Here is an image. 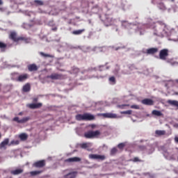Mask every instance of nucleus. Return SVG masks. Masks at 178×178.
Segmentation results:
<instances>
[{"instance_id":"f257e3e1","label":"nucleus","mask_w":178,"mask_h":178,"mask_svg":"<svg viewBox=\"0 0 178 178\" xmlns=\"http://www.w3.org/2000/svg\"><path fill=\"white\" fill-rule=\"evenodd\" d=\"M155 34L156 35H165L168 34V26L165 24V23L161 22H158L155 26Z\"/></svg>"},{"instance_id":"f03ea898","label":"nucleus","mask_w":178,"mask_h":178,"mask_svg":"<svg viewBox=\"0 0 178 178\" xmlns=\"http://www.w3.org/2000/svg\"><path fill=\"white\" fill-rule=\"evenodd\" d=\"M95 117L91 114L84 113L83 115L78 114L76 115V120H94Z\"/></svg>"},{"instance_id":"7ed1b4c3","label":"nucleus","mask_w":178,"mask_h":178,"mask_svg":"<svg viewBox=\"0 0 178 178\" xmlns=\"http://www.w3.org/2000/svg\"><path fill=\"white\" fill-rule=\"evenodd\" d=\"M13 76H18L15 80L19 83H23V81H26L27 79H29V74H19V72H14L12 74Z\"/></svg>"},{"instance_id":"20e7f679","label":"nucleus","mask_w":178,"mask_h":178,"mask_svg":"<svg viewBox=\"0 0 178 178\" xmlns=\"http://www.w3.org/2000/svg\"><path fill=\"white\" fill-rule=\"evenodd\" d=\"M101 134V132L99 131H88L87 132H85L84 137L85 138H95L96 137H98Z\"/></svg>"},{"instance_id":"39448f33","label":"nucleus","mask_w":178,"mask_h":178,"mask_svg":"<svg viewBox=\"0 0 178 178\" xmlns=\"http://www.w3.org/2000/svg\"><path fill=\"white\" fill-rule=\"evenodd\" d=\"M47 77V79H51V80H63V79H65V76H63V74L58 73H53Z\"/></svg>"},{"instance_id":"423d86ee","label":"nucleus","mask_w":178,"mask_h":178,"mask_svg":"<svg viewBox=\"0 0 178 178\" xmlns=\"http://www.w3.org/2000/svg\"><path fill=\"white\" fill-rule=\"evenodd\" d=\"M169 56V49H163L159 52V58L161 60H166V58Z\"/></svg>"},{"instance_id":"0eeeda50","label":"nucleus","mask_w":178,"mask_h":178,"mask_svg":"<svg viewBox=\"0 0 178 178\" xmlns=\"http://www.w3.org/2000/svg\"><path fill=\"white\" fill-rule=\"evenodd\" d=\"M98 116H102L106 119H118V115L112 113H99Z\"/></svg>"},{"instance_id":"6e6552de","label":"nucleus","mask_w":178,"mask_h":178,"mask_svg":"<svg viewBox=\"0 0 178 178\" xmlns=\"http://www.w3.org/2000/svg\"><path fill=\"white\" fill-rule=\"evenodd\" d=\"M27 107L29 109H40V108L42 107V103H32L27 105Z\"/></svg>"},{"instance_id":"1a4fd4ad","label":"nucleus","mask_w":178,"mask_h":178,"mask_svg":"<svg viewBox=\"0 0 178 178\" xmlns=\"http://www.w3.org/2000/svg\"><path fill=\"white\" fill-rule=\"evenodd\" d=\"M13 122H17V123H26L30 120V117H26L21 120L19 119V117H15L13 119Z\"/></svg>"},{"instance_id":"9d476101","label":"nucleus","mask_w":178,"mask_h":178,"mask_svg":"<svg viewBox=\"0 0 178 178\" xmlns=\"http://www.w3.org/2000/svg\"><path fill=\"white\" fill-rule=\"evenodd\" d=\"M10 40H12L14 42H19V36L17 37V33L16 32L13 31L10 32L9 35Z\"/></svg>"},{"instance_id":"9b49d317","label":"nucleus","mask_w":178,"mask_h":178,"mask_svg":"<svg viewBox=\"0 0 178 178\" xmlns=\"http://www.w3.org/2000/svg\"><path fill=\"white\" fill-rule=\"evenodd\" d=\"M45 165H46L45 160L38 161L33 163L34 168H44Z\"/></svg>"},{"instance_id":"f8f14e48","label":"nucleus","mask_w":178,"mask_h":178,"mask_svg":"<svg viewBox=\"0 0 178 178\" xmlns=\"http://www.w3.org/2000/svg\"><path fill=\"white\" fill-rule=\"evenodd\" d=\"M141 104H143V105H147L148 106H151L154 105V100L151 99H144L141 101Z\"/></svg>"},{"instance_id":"ddd939ff","label":"nucleus","mask_w":178,"mask_h":178,"mask_svg":"<svg viewBox=\"0 0 178 178\" xmlns=\"http://www.w3.org/2000/svg\"><path fill=\"white\" fill-rule=\"evenodd\" d=\"M22 41L24 44H30L31 38H27L26 36H19V42Z\"/></svg>"},{"instance_id":"4468645a","label":"nucleus","mask_w":178,"mask_h":178,"mask_svg":"<svg viewBox=\"0 0 178 178\" xmlns=\"http://www.w3.org/2000/svg\"><path fill=\"white\" fill-rule=\"evenodd\" d=\"M28 70L29 72H37L38 67L35 64H30L28 65Z\"/></svg>"},{"instance_id":"2eb2a0df","label":"nucleus","mask_w":178,"mask_h":178,"mask_svg":"<svg viewBox=\"0 0 178 178\" xmlns=\"http://www.w3.org/2000/svg\"><path fill=\"white\" fill-rule=\"evenodd\" d=\"M81 159L80 157H72V158L65 159V162H69V163L81 162Z\"/></svg>"},{"instance_id":"dca6fc26","label":"nucleus","mask_w":178,"mask_h":178,"mask_svg":"<svg viewBox=\"0 0 178 178\" xmlns=\"http://www.w3.org/2000/svg\"><path fill=\"white\" fill-rule=\"evenodd\" d=\"M158 51H159L158 48L152 47L147 49V54H148V55H154V54H156Z\"/></svg>"},{"instance_id":"f3484780","label":"nucleus","mask_w":178,"mask_h":178,"mask_svg":"<svg viewBox=\"0 0 178 178\" xmlns=\"http://www.w3.org/2000/svg\"><path fill=\"white\" fill-rule=\"evenodd\" d=\"M76 176H77V172L74 171L67 175H65L63 176V178H76Z\"/></svg>"},{"instance_id":"a211bd4d","label":"nucleus","mask_w":178,"mask_h":178,"mask_svg":"<svg viewBox=\"0 0 178 178\" xmlns=\"http://www.w3.org/2000/svg\"><path fill=\"white\" fill-rule=\"evenodd\" d=\"M167 104L171 105V106H176L178 108V101L177 100H168Z\"/></svg>"},{"instance_id":"6ab92c4d","label":"nucleus","mask_w":178,"mask_h":178,"mask_svg":"<svg viewBox=\"0 0 178 178\" xmlns=\"http://www.w3.org/2000/svg\"><path fill=\"white\" fill-rule=\"evenodd\" d=\"M23 172H24L23 169L20 168V169L12 170L10 173L14 176H17V175H21V173H23Z\"/></svg>"},{"instance_id":"aec40b11","label":"nucleus","mask_w":178,"mask_h":178,"mask_svg":"<svg viewBox=\"0 0 178 178\" xmlns=\"http://www.w3.org/2000/svg\"><path fill=\"white\" fill-rule=\"evenodd\" d=\"M8 144H9V139L6 138L3 142L1 143L0 149H2L3 148H5V147H6V145H8Z\"/></svg>"},{"instance_id":"412c9836","label":"nucleus","mask_w":178,"mask_h":178,"mask_svg":"<svg viewBox=\"0 0 178 178\" xmlns=\"http://www.w3.org/2000/svg\"><path fill=\"white\" fill-rule=\"evenodd\" d=\"M8 45L3 42H0V51L1 52H5L6 51V47Z\"/></svg>"},{"instance_id":"4be33fe9","label":"nucleus","mask_w":178,"mask_h":178,"mask_svg":"<svg viewBox=\"0 0 178 178\" xmlns=\"http://www.w3.org/2000/svg\"><path fill=\"white\" fill-rule=\"evenodd\" d=\"M23 91L24 92H29L30 90H31V88L30 86V83H26L23 86Z\"/></svg>"},{"instance_id":"5701e85b","label":"nucleus","mask_w":178,"mask_h":178,"mask_svg":"<svg viewBox=\"0 0 178 178\" xmlns=\"http://www.w3.org/2000/svg\"><path fill=\"white\" fill-rule=\"evenodd\" d=\"M84 31H86V29H79L72 31V34H74V35H80L81 34H83Z\"/></svg>"},{"instance_id":"b1692460","label":"nucleus","mask_w":178,"mask_h":178,"mask_svg":"<svg viewBox=\"0 0 178 178\" xmlns=\"http://www.w3.org/2000/svg\"><path fill=\"white\" fill-rule=\"evenodd\" d=\"M19 138L22 141H26L29 138V136L26 134H21Z\"/></svg>"},{"instance_id":"393cba45","label":"nucleus","mask_w":178,"mask_h":178,"mask_svg":"<svg viewBox=\"0 0 178 178\" xmlns=\"http://www.w3.org/2000/svg\"><path fill=\"white\" fill-rule=\"evenodd\" d=\"M40 55L41 56H43V58H54V56L53 55H51V54H45L42 51H40Z\"/></svg>"},{"instance_id":"a878e982","label":"nucleus","mask_w":178,"mask_h":178,"mask_svg":"<svg viewBox=\"0 0 178 178\" xmlns=\"http://www.w3.org/2000/svg\"><path fill=\"white\" fill-rule=\"evenodd\" d=\"M152 115H154V116H162V115H163L161 111H158V110H154L152 112Z\"/></svg>"},{"instance_id":"bb28decb","label":"nucleus","mask_w":178,"mask_h":178,"mask_svg":"<svg viewBox=\"0 0 178 178\" xmlns=\"http://www.w3.org/2000/svg\"><path fill=\"white\" fill-rule=\"evenodd\" d=\"M155 134H156L157 136H165V134H166V131L162 130H156L155 131Z\"/></svg>"},{"instance_id":"cd10ccee","label":"nucleus","mask_w":178,"mask_h":178,"mask_svg":"<svg viewBox=\"0 0 178 178\" xmlns=\"http://www.w3.org/2000/svg\"><path fill=\"white\" fill-rule=\"evenodd\" d=\"M42 170H36V171H32L30 172V175L31 176H37V175H41L42 173Z\"/></svg>"},{"instance_id":"c85d7f7f","label":"nucleus","mask_w":178,"mask_h":178,"mask_svg":"<svg viewBox=\"0 0 178 178\" xmlns=\"http://www.w3.org/2000/svg\"><path fill=\"white\" fill-rule=\"evenodd\" d=\"M108 81L113 86H114V84H116V78H115V76H111L108 79Z\"/></svg>"},{"instance_id":"c756f323","label":"nucleus","mask_w":178,"mask_h":178,"mask_svg":"<svg viewBox=\"0 0 178 178\" xmlns=\"http://www.w3.org/2000/svg\"><path fill=\"white\" fill-rule=\"evenodd\" d=\"M34 3L38 6H42V5H44V1L41 0H34Z\"/></svg>"},{"instance_id":"7c9ffc66","label":"nucleus","mask_w":178,"mask_h":178,"mask_svg":"<svg viewBox=\"0 0 178 178\" xmlns=\"http://www.w3.org/2000/svg\"><path fill=\"white\" fill-rule=\"evenodd\" d=\"M72 72L74 74H77V73H79L80 72V69L76 67H72Z\"/></svg>"},{"instance_id":"2f4dec72","label":"nucleus","mask_w":178,"mask_h":178,"mask_svg":"<svg viewBox=\"0 0 178 178\" xmlns=\"http://www.w3.org/2000/svg\"><path fill=\"white\" fill-rule=\"evenodd\" d=\"M124 147H126V143H121L118 145V147L119 148V149H123Z\"/></svg>"},{"instance_id":"473e14b6","label":"nucleus","mask_w":178,"mask_h":178,"mask_svg":"<svg viewBox=\"0 0 178 178\" xmlns=\"http://www.w3.org/2000/svg\"><path fill=\"white\" fill-rule=\"evenodd\" d=\"M133 111L131 110L121 112L122 115H131Z\"/></svg>"},{"instance_id":"72a5a7b5","label":"nucleus","mask_w":178,"mask_h":178,"mask_svg":"<svg viewBox=\"0 0 178 178\" xmlns=\"http://www.w3.org/2000/svg\"><path fill=\"white\" fill-rule=\"evenodd\" d=\"M88 156L90 159H97L98 154H89Z\"/></svg>"},{"instance_id":"f704fd0d","label":"nucleus","mask_w":178,"mask_h":178,"mask_svg":"<svg viewBox=\"0 0 178 178\" xmlns=\"http://www.w3.org/2000/svg\"><path fill=\"white\" fill-rule=\"evenodd\" d=\"M130 161H131L132 162H143V161L138 159V157H134L133 159H131Z\"/></svg>"},{"instance_id":"c9c22d12","label":"nucleus","mask_w":178,"mask_h":178,"mask_svg":"<svg viewBox=\"0 0 178 178\" xmlns=\"http://www.w3.org/2000/svg\"><path fill=\"white\" fill-rule=\"evenodd\" d=\"M106 158V157L104 155L97 154V159H99L100 161H104Z\"/></svg>"},{"instance_id":"e433bc0d","label":"nucleus","mask_w":178,"mask_h":178,"mask_svg":"<svg viewBox=\"0 0 178 178\" xmlns=\"http://www.w3.org/2000/svg\"><path fill=\"white\" fill-rule=\"evenodd\" d=\"M81 148H83V149L88 148V143H85L81 144Z\"/></svg>"},{"instance_id":"4c0bfd02","label":"nucleus","mask_w":178,"mask_h":178,"mask_svg":"<svg viewBox=\"0 0 178 178\" xmlns=\"http://www.w3.org/2000/svg\"><path fill=\"white\" fill-rule=\"evenodd\" d=\"M116 152H118V149H116V147H113L111 151V155H115Z\"/></svg>"},{"instance_id":"58836bf2","label":"nucleus","mask_w":178,"mask_h":178,"mask_svg":"<svg viewBox=\"0 0 178 178\" xmlns=\"http://www.w3.org/2000/svg\"><path fill=\"white\" fill-rule=\"evenodd\" d=\"M131 109H140V106L134 104L131 106Z\"/></svg>"},{"instance_id":"ea45409f","label":"nucleus","mask_w":178,"mask_h":178,"mask_svg":"<svg viewBox=\"0 0 178 178\" xmlns=\"http://www.w3.org/2000/svg\"><path fill=\"white\" fill-rule=\"evenodd\" d=\"M175 142L178 144V136L175 137Z\"/></svg>"},{"instance_id":"a19ab883","label":"nucleus","mask_w":178,"mask_h":178,"mask_svg":"<svg viewBox=\"0 0 178 178\" xmlns=\"http://www.w3.org/2000/svg\"><path fill=\"white\" fill-rule=\"evenodd\" d=\"M116 67H117V70L115 72H118V70H120V67L118 65H116Z\"/></svg>"},{"instance_id":"79ce46f5","label":"nucleus","mask_w":178,"mask_h":178,"mask_svg":"<svg viewBox=\"0 0 178 178\" xmlns=\"http://www.w3.org/2000/svg\"><path fill=\"white\" fill-rule=\"evenodd\" d=\"M52 31H56V30H58V28L57 27H54V28H52Z\"/></svg>"},{"instance_id":"37998d69","label":"nucleus","mask_w":178,"mask_h":178,"mask_svg":"<svg viewBox=\"0 0 178 178\" xmlns=\"http://www.w3.org/2000/svg\"><path fill=\"white\" fill-rule=\"evenodd\" d=\"M38 101V98H33V102H37Z\"/></svg>"},{"instance_id":"c03bdc74","label":"nucleus","mask_w":178,"mask_h":178,"mask_svg":"<svg viewBox=\"0 0 178 178\" xmlns=\"http://www.w3.org/2000/svg\"><path fill=\"white\" fill-rule=\"evenodd\" d=\"M120 106V108H122V109H123V107L124 106H127V105H126V104H124V105H122V106Z\"/></svg>"},{"instance_id":"a18cd8bd","label":"nucleus","mask_w":178,"mask_h":178,"mask_svg":"<svg viewBox=\"0 0 178 178\" xmlns=\"http://www.w3.org/2000/svg\"><path fill=\"white\" fill-rule=\"evenodd\" d=\"M19 116H22V115H23V112H20L18 113Z\"/></svg>"},{"instance_id":"49530a36","label":"nucleus","mask_w":178,"mask_h":178,"mask_svg":"<svg viewBox=\"0 0 178 178\" xmlns=\"http://www.w3.org/2000/svg\"><path fill=\"white\" fill-rule=\"evenodd\" d=\"M2 3H3L2 2V0H0V5H2Z\"/></svg>"},{"instance_id":"de8ad7c7","label":"nucleus","mask_w":178,"mask_h":178,"mask_svg":"<svg viewBox=\"0 0 178 178\" xmlns=\"http://www.w3.org/2000/svg\"><path fill=\"white\" fill-rule=\"evenodd\" d=\"M175 83H177V84H178V79L175 80Z\"/></svg>"},{"instance_id":"09e8293b","label":"nucleus","mask_w":178,"mask_h":178,"mask_svg":"<svg viewBox=\"0 0 178 178\" xmlns=\"http://www.w3.org/2000/svg\"><path fill=\"white\" fill-rule=\"evenodd\" d=\"M15 144H19V141H16V142H15Z\"/></svg>"},{"instance_id":"8fccbe9b","label":"nucleus","mask_w":178,"mask_h":178,"mask_svg":"<svg viewBox=\"0 0 178 178\" xmlns=\"http://www.w3.org/2000/svg\"><path fill=\"white\" fill-rule=\"evenodd\" d=\"M172 2H175V0H171Z\"/></svg>"},{"instance_id":"3c124183","label":"nucleus","mask_w":178,"mask_h":178,"mask_svg":"<svg viewBox=\"0 0 178 178\" xmlns=\"http://www.w3.org/2000/svg\"><path fill=\"white\" fill-rule=\"evenodd\" d=\"M1 134H0V138H1Z\"/></svg>"},{"instance_id":"603ef678","label":"nucleus","mask_w":178,"mask_h":178,"mask_svg":"<svg viewBox=\"0 0 178 178\" xmlns=\"http://www.w3.org/2000/svg\"><path fill=\"white\" fill-rule=\"evenodd\" d=\"M176 95H178V93L177 92Z\"/></svg>"}]
</instances>
